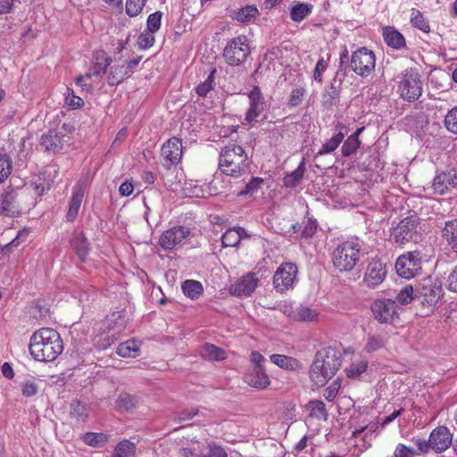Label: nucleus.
Wrapping results in <instances>:
<instances>
[{
    "mask_svg": "<svg viewBox=\"0 0 457 457\" xmlns=\"http://www.w3.org/2000/svg\"><path fill=\"white\" fill-rule=\"evenodd\" d=\"M342 365L341 353L333 347L319 350L310 369V378L317 386H324Z\"/></svg>",
    "mask_w": 457,
    "mask_h": 457,
    "instance_id": "f03ea898",
    "label": "nucleus"
},
{
    "mask_svg": "<svg viewBox=\"0 0 457 457\" xmlns=\"http://www.w3.org/2000/svg\"><path fill=\"white\" fill-rule=\"evenodd\" d=\"M422 232L420 219L417 215H411L401 220L393 228L391 235L396 244L405 245L409 242H417Z\"/></svg>",
    "mask_w": 457,
    "mask_h": 457,
    "instance_id": "423d86ee",
    "label": "nucleus"
},
{
    "mask_svg": "<svg viewBox=\"0 0 457 457\" xmlns=\"http://www.w3.org/2000/svg\"><path fill=\"white\" fill-rule=\"evenodd\" d=\"M444 124L450 133L457 135V106L453 107L447 112L445 116Z\"/></svg>",
    "mask_w": 457,
    "mask_h": 457,
    "instance_id": "09e8293b",
    "label": "nucleus"
},
{
    "mask_svg": "<svg viewBox=\"0 0 457 457\" xmlns=\"http://www.w3.org/2000/svg\"><path fill=\"white\" fill-rule=\"evenodd\" d=\"M250 53L249 39L245 35H239L228 41L223 57L228 65L238 66L246 61Z\"/></svg>",
    "mask_w": 457,
    "mask_h": 457,
    "instance_id": "1a4fd4ad",
    "label": "nucleus"
},
{
    "mask_svg": "<svg viewBox=\"0 0 457 457\" xmlns=\"http://www.w3.org/2000/svg\"><path fill=\"white\" fill-rule=\"evenodd\" d=\"M307 95V90L303 87L293 88L289 94L287 105L290 108L299 106Z\"/></svg>",
    "mask_w": 457,
    "mask_h": 457,
    "instance_id": "c03bdc74",
    "label": "nucleus"
},
{
    "mask_svg": "<svg viewBox=\"0 0 457 457\" xmlns=\"http://www.w3.org/2000/svg\"><path fill=\"white\" fill-rule=\"evenodd\" d=\"M432 450L436 453L445 452L452 445L453 434L445 426H438L429 435Z\"/></svg>",
    "mask_w": 457,
    "mask_h": 457,
    "instance_id": "f3484780",
    "label": "nucleus"
},
{
    "mask_svg": "<svg viewBox=\"0 0 457 457\" xmlns=\"http://www.w3.org/2000/svg\"><path fill=\"white\" fill-rule=\"evenodd\" d=\"M374 319L380 324H393L399 320V306L389 298H377L370 304Z\"/></svg>",
    "mask_w": 457,
    "mask_h": 457,
    "instance_id": "9d476101",
    "label": "nucleus"
},
{
    "mask_svg": "<svg viewBox=\"0 0 457 457\" xmlns=\"http://www.w3.org/2000/svg\"><path fill=\"white\" fill-rule=\"evenodd\" d=\"M71 246L76 252L79 258L82 262H85L89 251L87 241L83 237H75L71 241Z\"/></svg>",
    "mask_w": 457,
    "mask_h": 457,
    "instance_id": "a18cd8bd",
    "label": "nucleus"
},
{
    "mask_svg": "<svg viewBox=\"0 0 457 457\" xmlns=\"http://www.w3.org/2000/svg\"><path fill=\"white\" fill-rule=\"evenodd\" d=\"M27 195L23 190L8 187L0 195V215L5 217H18L21 214L26 204Z\"/></svg>",
    "mask_w": 457,
    "mask_h": 457,
    "instance_id": "6e6552de",
    "label": "nucleus"
},
{
    "mask_svg": "<svg viewBox=\"0 0 457 457\" xmlns=\"http://www.w3.org/2000/svg\"><path fill=\"white\" fill-rule=\"evenodd\" d=\"M86 187V182L79 180L73 187L69 210L66 215L67 220L73 221L77 218L84 198Z\"/></svg>",
    "mask_w": 457,
    "mask_h": 457,
    "instance_id": "b1692460",
    "label": "nucleus"
},
{
    "mask_svg": "<svg viewBox=\"0 0 457 457\" xmlns=\"http://www.w3.org/2000/svg\"><path fill=\"white\" fill-rule=\"evenodd\" d=\"M65 104L71 110L80 109L84 106V100L80 96H76L73 89L67 88Z\"/></svg>",
    "mask_w": 457,
    "mask_h": 457,
    "instance_id": "864d4df0",
    "label": "nucleus"
},
{
    "mask_svg": "<svg viewBox=\"0 0 457 457\" xmlns=\"http://www.w3.org/2000/svg\"><path fill=\"white\" fill-rule=\"evenodd\" d=\"M147 0H126V13L129 17L140 14Z\"/></svg>",
    "mask_w": 457,
    "mask_h": 457,
    "instance_id": "603ef678",
    "label": "nucleus"
},
{
    "mask_svg": "<svg viewBox=\"0 0 457 457\" xmlns=\"http://www.w3.org/2000/svg\"><path fill=\"white\" fill-rule=\"evenodd\" d=\"M262 183H263V179L262 178H257V177L252 178L245 185L244 189H242L241 191L237 192V195L239 197H242V196H245V195H252V194H253L254 192H256L258 190V188L261 187V185Z\"/></svg>",
    "mask_w": 457,
    "mask_h": 457,
    "instance_id": "5fc2aeb1",
    "label": "nucleus"
},
{
    "mask_svg": "<svg viewBox=\"0 0 457 457\" xmlns=\"http://www.w3.org/2000/svg\"><path fill=\"white\" fill-rule=\"evenodd\" d=\"M116 406L120 411H131L136 406L135 397L129 394H120L116 401Z\"/></svg>",
    "mask_w": 457,
    "mask_h": 457,
    "instance_id": "de8ad7c7",
    "label": "nucleus"
},
{
    "mask_svg": "<svg viewBox=\"0 0 457 457\" xmlns=\"http://www.w3.org/2000/svg\"><path fill=\"white\" fill-rule=\"evenodd\" d=\"M410 23L412 27L425 34H428L431 31L429 21L416 8L411 9Z\"/></svg>",
    "mask_w": 457,
    "mask_h": 457,
    "instance_id": "473e14b6",
    "label": "nucleus"
},
{
    "mask_svg": "<svg viewBox=\"0 0 457 457\" xmlns=\"http://www.w3.org/2000/svg\"><path fill=\"white\" fill-rule=\"evenodd\" d=\"M312 11V4L303 2H296L290 9V18L295 22L303 21Z\"/></svg>",
    "mask_w": 457,
    "mask_h": 457,
    "instance_id": "72a5a7b5",
    "label": "nucleus"
},
{
    "mask_svg": "<svg viewBox=\"0 0 457 457\" xmlns=\"http://www.w3.org/2000/svg\"><path fill=\"white\" fill-rule=\"evenodd\" d=\"M244 381L251 387L264 390L270 385L265 368H253L244 376Z\"/></svg>",
    "mask_w": 457,
    "mask_h": 457,
    "instance_id": "5701e85b",
    "label": "nucleus"
},
{
    "mask_svg": "<svg viewBox=\"0 0 457 457\" xmlns=\"http://www.w3.org/2000/svg\"><path fill=\"white\" fill-rule=\"evenodd\" d=\"M272 363L286 370L295 371L303 368L302 362L296 358L285 354H272L270 356Z\"/></svg>",
    "mask_w": 457,
    "mask_h": 457,
    "instance_id": "cd10ccee",
    "label": "nucleus"
},
{
    "mask_svg": "<svg viewBox=\"0 0 457 457\" xmlns=\"http://www.w3.org/2000/svg\"><path fill=\"white\" fill-rule=\"evenodd\" d=\"M399 79L398 93L403 100L414 102L421 96L422 82L417 69L404 70Z\"/></svg>",
    "mask_w": 457,
    "mask_h": 457,
    "instance_id": "0eeeda50",
    "label": "nucleus"
},
{
    "mask_svg": "<svg viewBox=\"0 0 457 457\" xmlns=\"http://www.w3.org/2000/svg\"><path fill=\"white\" fill-rule=\"evenodd\" d=\"M139 353L140 343L135 339L120 343L116 349V353L122 358H135L139 355Z\"/></svg>",
    "mask_w": 457,
    "mask_h": 457,
    "instance_id": "7c9ffc66",
    "label": "nucleus"
},
{
    "mask_svg": "<svg viewBox=\"0 0 457 457\" xmlns=\"http://www.w3.org/2000/svg\"><path fill=\"white\" fill-rule=\"evenodd\" d=\"M249 107L245 114L248 122L255 121L264 110V97L259 87H254L248 93Z\"/></svg>",
    "mask_w": 457,
    "mask_h": 457,
    "instance_id": "aec40b11",
    "label": "nucleus"
},
{
    "mask_svg": "<svg viewBox=\"0 0 457 457\" xmlns=\"http://www.w3.org/2000/svg\"><path fill=\"white\" fill-rule=\"evenodd\" d=\"M340 388V383L338 381H333L329 386L324 391V397L328 401H333L338 394Z\"/></svg>",
    "mask_w": 457,
    "mask_h": 457,
    "instance_id": "69168bd1",
    "label": "nucleus"
},
{
    "mask_svg": "<svg viewBox=\"0 0 457 457\" xmlns=\"http://www.w3.org/2000/svg\"><path fill=\"white\" fill-rule=\"evenodd\" d=\"M396 299L403 304H408L413 300V287L405 286L396 295Z\"/></svg>",
    "mask_w": 457,
    "mask_h": 457,
    "instance_id": "bf43d9fd",
    "label": "nucleus"
},
{
    "mask_svg": "<svg viewBox=\"0 0 457 457\" xmlns=\"http://www.w3.org/2000/svg\"><path fill=\"white\" fill-rule=\"evenodd\" d=\"M298 269L294 262H283L273 275V287L277 292L292 289L297 281Z\"/></svg>",
    "mask_w": 457,
    "mask_h": 457,
    "instance_id": "f8f14e48",
    "label": "nucleus"
},
{
    "mask_svg": "<svg viewBox=\"0 0 457 457\" xmlns=\"http://www.w3.org/2000/svg\"><path fill=\"white\" fill-rule=\"evenodd\" d=\"M29 353L38 361H53L63 351V342L58 331L41 328L30 337Z\"/></svg>",
    "mask_w": 457,
    "mask_h": 457,
    "instance_id": "f257e3e1",
    "label": "nucleus"
},
{
    "mask_svg": "<svg viewBox=\"0 0 457 457\" xmlns=\"http://www.w3.org/2000/svg\"><path fill=\"white\" fill-rule=\"evenodd\" d=\"M350 66L357 75L363 78L369 77L375 70V54L367 47H360L353 52Z\"/></svg>",
    "mask_w": 457,
    "mask_h": 457,
    "instance_id": "9b49d317",
    "label": "nucleus"
},
{
    "mask_svg": "<svg viewBox=\"0 0 457 457\" xmlns=\"http://www.w3.org/2000/svg\"><path fill=\"white\" fill-rule=\"evenodd\" d=\"M317 316V313L313 310L304 306L297 307L290 314V317L297 321H312L316 320Z\"/></svg>",
    "mask_w": 457,
    "mask_h": 457,
    "instance_id": "a19ab883",
    "label": "nucleus"
},
{
    "mask_svg": "<svg viewBox=\"0 0 457 457\" xmlns=\"http://www.w3.org/2000/svg\"><path fill=\"white\" fill-rule=\"evenodd\" d=\"M305 172V161L304 159L299 163L298 167L289 174H287L283 178V185L286 187H295L302 179L303 178Z\"/></svg>",
    "mask_w": 457,
    "mask_h": 457,
    "instance_id": "e433bc0d",
    "label": "nucleus"
},
{
    "mask_svg": "<svg viewBox=\"0 0 457 457\" xmlns=\"http://www.w3.org/2000/svg\"><path fill=\"white\" fill-rule=\"evenodd\" d=\"M259 279L254 273L249 272L241 277L234 285L229 288V293L232 295L239 297H246L255 290Z\"/></svg>",
    "mask_w": 457,
    "mask_h": 457,
    "instance_id": "6ab92c4d",
    "label": "nucleus"
},
{
    "mask_svg": "<svg viewBox=\"0 0 457 457\" xmlns=\"http://www.w3.org/2000/svg\"><path fill=\"white\" fill-rule=\"evenodd\" d=\"M249 237L245 228L237 227L231 228L225 231L221 237V244L223 247L237 246L242 238Z\"/></svg>",
    "mask_w": 457,
    "mask_h": 457,
    "instance_id": "bb28decb",
    "label": "nucleus"
},
{
    "mask_svg": "<svg viewBox=\"0 0 457 457\" xmlns=\"http://www.w3.org/2000/svg\"><path fill=\"white\" fill-rule=\"evenodd\" d=\"M112 62V57L104 50H95L92 54L90 67L85 74L76 78V85L82 91L92 92L102 83L103 77L107 72V68L111 66Z\"/></svg>",
    "mask_w": 457,
    "mask_h": 457,
    "instance_id": "20e7f679",
    "label": "nucleus"
},
{
    "mask_svg": "<svg viewBox=\"0 0 457 457\" xmlns=\"http://www.w3.org/2000/svg\"><path fill=\"white\" fill-rule=\"evenodd\" d=\"M382 37L387 46L401 50L406 46L404 36L395 27L386 26L382 29Z\"/></svg>",
    "mask_w": 457,
    "mask_h": 457,
    "instance_id": "393cba45",
    "label": "nucleus"
},
{
    "mask_svg": "<svg viewBox=\"0 0 457 457\" xmlns=\"http://www.w3.org/2000/svg\"><path fill=\"white\" fill-rule=\"evenodd\" d=\"M120 318V313H112L111 316H107L105 320L99 322L97 325L99 330H112L116 327L117 320Z\"/></svg>",
    "mask_w": 457,
    "mask_h": 457,
    "instance_id": "680f3d73",
    "label": "nucleus"
},
{
    "mask_svg": "<svg viewBox=\"0 0 457 457\" xmlns=\"http://www.w3.org/2000/svg\"><path fill=\"white\" fill-rule=\"evenodd\" d=\"M397 274L411 279L421 270V254L419 251H411L400 255L395 262Z\"/></svg>",
    "mask_w": 457,
    "mask_h": 457,
    "instance_id": "ddd939ff",
    "label": "nucleus"
},
{
    "mask_svg": "<svg viewBox=\"0 0 457 457\" xmlns=\"http://www.w3.org/2000/svg\"><path fill=\"white\" fill-rule=\"evenodd\" d=\"M386 340L384 336L379 334H370L367 337L365 350L368 353L380 350L386 346Z\"/></svg>",
    "mask_w": 457,
    "mask_h": 457,
    "instance_id": "79ce46f5",
    "label": "nucleus"
},
{
    "mask_svg": "<svg viewBox=\"0 0 457 457\" xmlns=\"http://www.w3.org/2000/svg\"><path fill=\"white\" fill-rule=\"evenodd\" d=\"M201 354L211 361H223L228 357L225 350L212 344H205L203 346Z\"/></svg>",
    "mask_w": 457,
    "mask_h": 457,
    "instance_id": "4c0bfd02",
    "label": "nucleus"
},
{
    "mask_svg": "<svg viewBox=\"0 0 457 457\" xmlns=\"http://www.w3.org/2000/svg\"><path fill=\"white\" fill-rule=\"evenodd\" d=\"M110 435L104 433L87 432L83 436V442L92 447H102L107 444Z\"/></svg>",
    "mask_w": 457,
    "mask_h": 457,
    "instance_id": "58836bf2",
    "label": "nucleus"
},
{
    "mask_svg": "<svg viewBox=\"0 0 457 457\" xmlns=\"http://www.w3.org/2000/svg\"><path fill=\"white\" fill-rule=\"evenodd\" d=\"M141 61V57L130 61L119 60L110 66L106 75L107 83L112 86H118L134 73V69Z\"/></svg>",
    "mask_w": 457,
    "mask_h": 457,
    "instance_id": "4468645a",
    "label": "nucleus"
},
{
    "mask_svg": "<svg viewBox=\"0 0 457 457\" xmlns=\"http://www.w3.org/2000/svg\"><path fill=\"white\" fill-rule=\"evenodd\" d=\"M218 168L222 174L239 179L249 173V157L242 145L229 142L220 152Z\"/></svg>",
    "mask_w": 457,
    "mask_h": 457,
    "instance_id": "7ed1b4c3",
    "label": "nucleus"
},
{
    "mask_svg": "<svg viewBox=\"0 0 457 457\" xmlns=\"http://www.w3.org/2000/svg\"><path fill=\"white\" fill-rule=\"evenodd\" d=\"M162 13L159 11L150 14L146 21V29L155 33L161 28Z\"/></svg>",
    "mask_w": 457,
    "mask_h": 457,
    "instance_id": "4d7b16f0",
    "label": "nucleus"
},
{
    "mask_svg": "<svg viewBox=\"0 0 457 457\" xmlns=\"http://www.w3.org/2000/svg\"><path fill=\"white\" fill-rule=\"evenodd\" d=\"M260 15L256 5L247 4L242 8L234 10L230 17L240 23H253Z\"/></svg>",
    "mask_w": 457,
    "mask_h": 457,
    "instance_id": "a878e982",
    "label": "nucleus"
},
{
    "mask_svg": "<svg viewBox=\"0 0 457 457\" xmlns=\"http://www.w3.org/2000/svg\"><path fill=\"white\" fill-rule=\"evenodd\" d=\"M421 295L428 304H436L442 295V287L430 279L425 280L421 287Z\"/></svg>",
    "mask_w": 457,
    "mask_h": 457,
    "instance_id": "c85d7f7f",
    "label": "nucleus"
},
{
    "mask_svg": "<svg viewBox=\"0 0 457 457\" xmlns=\"http://www.w3.org/2000/svg\"><path fill=\"white\" fill-rule=\"evenodd\" d=\"M432 187L434 192L439 195H443L457 187V170L452 169L436 176Z\"/></svg>",
    "mask_w": 457,
    "mask_h": 457,
    "instance_id": "412c9836",
    "label": "nucleus"
},
{
    "mask_svg": "<svg viewBox=\"0 0 457 457\" xmlns=\"http://www.w3.org/2000/svg\"><path fill=\"white\" fill-rule=\"evenodd\" d=\"M367 368L368 363L366 361L352 363L350 367L346 369V375L348 378H354L365 372Z\"/></svg>",
    "mask_w": 457,
    "mask_h": 457,
    "instance_id": "13d9d810",
    "label": "nucleus"
},
{
    "mask_svg": "<svg viewBox=\"0 0 457 457\" xmlns=\"http://www.w3.org/2000/svg\"><path fill=\"white\" fill-rule=\"evenodd\" d=\"M361 142L355 136H349L342 146V154L348 157L353 154L360 147Z\"/></svg>",
    "mask_w": 457,
    "mask_h": 457,
    "instance_id": "3c124183",
    "label": "nucleus"
},
{
    "mask_svg": "<svg viewBox=\"0 0 457 457\" xmlns=\"http://www.w3.org/2000/svg\"><path fill=\"white\" fill-rule=\"evenodd\" d=\"M63 130L64 125L61 129H50L41 136L39 144L46 153L55 154L62 149L66 141Z\"/></svg>",
    "mask_w": 457,
    "mask_h": 457,
    "instance_id": "2eb2a0df",
    "label": "nucleus"
},
{
    "mask_svg": "<svg viewBox=\"0 0 457 457\" xmlns=\"http://www.w3.org/2000/svg\"><path fill=\"white\" fill-rule=\"evenodd\" d=\"M189 233V229L186 227H173L162 232L159 238V245L164 250H171L180 244Z\"/></svg>",
    "mask_w": 457,
    "mask_h": 457,
    "instance_id": "dca6fc26",
    "label": "nucleus"
},
{
    "mask_svg": "<svg viewBox=\"0 0 457 457\" xmlns=\"http://www.w3.org/2000/svg\"><path fill=\"white\" fill-rule=\"evenodd\" d=\"M345 135L343 132L339 131L335 134L330 139L327 140L321 146V148L318 151V155H323L335 151L340 143L343 141Z\"/></svg>",
    "mask_w": 457,
    "mask_h": 457,
    "instance_id": "ea45409f",
    "label": "nucleus"
},
{
    "mask_svg": "<svg viewBox=\"0 0 457 457\" xmlns=\"http://www.w3.org/2000/svg\"><path fill=\"white\" fill-rule=\"evenodd\" d=\"M361 245L353 240L338 244L331 253L333 267L339 272H347L354 269L360 261Z\"/></svg>",
    "mask_w": 457,
    "mask_h": 457,
    "instance_id": "39448f33",
    "label": "nucleus"
},
{
    "mask_svg": "<svg viewBox=\"0 0 457 457\" xmlns=\"http://www.w3.org/2000/svg\"><path fill=\"white\" fill-rule=\"evenodd\" d=\"M328 63L324 60L323 57L320 58L316 63L314 71H313V79L317 82L322 81V74L327 70Z\"/></svg>",
    "mask_w": 457,
    "mask_h": 457,
    "instance_id": "0e129e2a",
    "label": "nucleus"
},
{
    "mask_svg": "<svg viewBox=\"0 0 457 457\" xmlns=\"http://www.w3.org/2000/svg\"><path fill=\"white\" fill-rule=\"evenodd\" d=\"M154 33L145 29L137 37V45L141 49H148L154 44Z\"/></svg>",
    "mask_w": 457,
    "mask_h": 457,
    "instance_id": "6e6d98bb",
    "label": "nucleus"
},
{
    "mask_svg": "<svg viewBox=\"0 0 457 457\" xmlns=\"http://www.w3.org/2000/svg\"><path fill=\"white\" fill-rule=\"evenodd\" d=\"M305 410L309 412V416L326 420L328 419V411L325 403L320 400H312L305 405Z\"/></svg>",
    "mask_w": 457,
    "mask_h": 457,
    "instance_id": "c9c22d12",
    "label": "nucleus"
},
{
    "mask_svg": "<svg viewBox=\"0 0 457 457\" xmlns=\"http://www.w3.org/2000/svg\"><path fill=\"white\" fill-rule=\"evenodd\" d=\"M22 395L31 397L38 391V386L34 380H26L21 385Z\"/></svg>",
    "mask_w": 457,
    "mask_h": 457,
    "instance_id": "052dcab7",
    "label": "nucleus"
},
{
    "mask_svg": "<svg viewBox=\"0 0 457 457\" xmlns=\"http://www.w3.org/2000/svg\"><path fill=\"white\" fill-rule=\"evenodd\" d=\"M395 457H415L416 452L412 447L407 446L404 444H398L394 452Z\"/></svg>",
    "mask_w": 457,
    "mask_h": 457,
    "instance_id": "e2e57ef3",
    "label": "nucleus"
},
{
    "mask_svg": "<svg viewBox=\"0 0 457 457\" xmlns=\"http://www.w3.org/2000/svg\"><path fill=\"white\" fill-rule=\"evenodd\" d=\"M12 171V160L8 154L0 153V184L4 183Z\"/></svg>",
    "mask_w": 457,
    "mask_h": 457,
    "instance_id": "37998d69",
    "label": "nucleus"
},
{
    "mask_svg": "<svg viewBox=\"0 0 457 457\" xmlns=\"http://www.w3.org/2000/svg\"><path fill=\"white\" fill-rule=\"evenodd\" d=\"M182 142L179 137L170 138L162 147V156L169 165L177 164L182 157Z\"/></svg>",
    "mask_w": 457,
    "mask_h": 457,
    "instance_id": "4be33fe9",
    "label": "nucleus"
},
{
    "mask_svg": "<svg viewBox=\"0 0 457 457\" xmlns=\"http://www.w3.org/2000/svg\"><path fill=\"white\" fill-rule=\"evenodd\" d=\"M184 295L191 300L198 299L204 293V287L201 282L194 279L185 280L181 285Z\"/></svg>",
    "mask_w": 457,
    "mask_h": 457,
    "instance_id": "f704fd0d",
    "label": "nucleus"
},
{
    "mask_svg": "<svg viewBox=\"0 0 457 457\" xmlns=\"http://www.w3.org/2000/svg\"><path fill=\"white\" fill-rule=\"evenodd\" d=\"M215 72L216 70L213 69L208 75L207 79L195 87V92L199 96H206L207 94L213 89Z\"/></svg>",
    "mask_w": 457,
    "mask_h": 457,
    "instance_id": "8fccbe9b",
    "label": "nucleus"
},
{
    "mask_svg": "<svg viewBox=\"0 0 457 457\" xmlns=\"http://www.w3.org/2000/svg\"><path fill=\"white\" fill-rule=\"evenodd\" d=\"M250 360L253 365V368H264L266 359L260 352L253 351L250 355Z\"/></svg>",
    "mask_w": 457,
    "mask_h": 457,
    "instance_id": "774afa93",
    "label": "nucleus"
},
{
    "mask_svg": "<svg viewBox=\"0 0 457 457\" xmlns=\"http://www.w3.org/2000/svg\"><path fill=\"white\" fill-rule=\"evenodd\" d=\"M386 274L385 264L379 260L373 259L368 264L363 282L368 287L375 288L384 281Z\"/></svg>",
    "mask_w": 457,
    "mask_h": 457,
    "instance_id": "a211bd4d",
    "label": "nucleus"
},
{
    "mask_svg": "<svg viewBox=\"0 0 457 457\" xmlns=\"http://www.w3.org/2000/svg\"><path fill=\"white\" fill-rule=\"evenodd\" d=\"M442 237L453 252L457 253V219L445 221L442 228Z\"/></svg>",
    "mask_w": 457,
    "mask_h": 457,
    "instance_id": "c756f323",
    "label": "nucleus"
},
{
    "mask_svg": "<svg viewBox=\"0 0 457 457\" xmlns=\"http://www.w3.org/2000/svg\"><path fill=\"white\" fill-rule=\"evenodd\" d=\"M136 444L129 439H122L114 446L111 457H136Z\"/></svg>",
    "mask_w": 457,
    "mask_h": 457,
    "instance_id": "2f4dec72",
    "label": "nucleus"
},
{
    "mask_svg": "<svg viewBox=\"0 0 457 457\" xmlns=\"http://www.w3.org/2000/svg\"><path fill=\"white\" fill-rule=\"evenodd\" d=\"M95 344L97 347L102 349H106L110 345H112L114 342L112 337H110L108 335H97L94 338Z\"/></svg>",
    "mask_w": 457,
    "mask_h": 457,
    "instance_id": "338daca9",
    "label": "nucleus"
},
{
    "mask_svg": "<svg viewBox=\"0 0 457 457\" xmlns=\"http://www.w3.org/2000/svg\"><path fill=\"white\" fill-rule=\"evenodd\" d=\"M71 416L78 421H85L88 417V407L87 404L78 401L71 406Z\"/></svg>",
    "mask_w": 457,
    "mask_h": 457,
    "instance_id": "49530a36",
    "label": "nucleus"
}]
</instances>
